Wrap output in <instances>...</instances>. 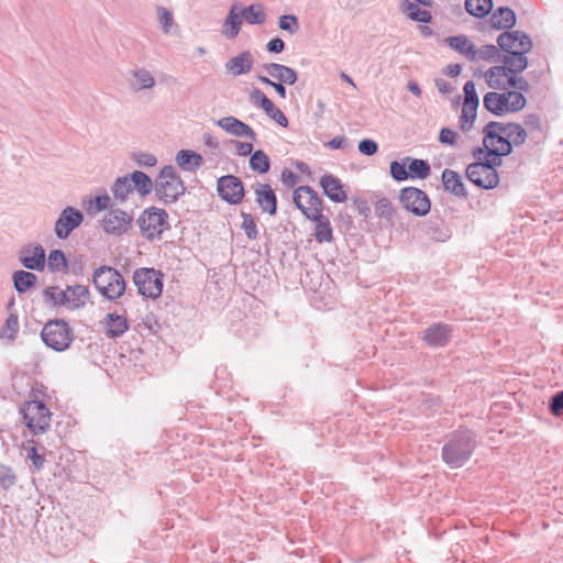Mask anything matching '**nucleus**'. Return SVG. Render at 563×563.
Returning <instances> with one entry per match:
<instances>
[{
  "instance_id": "obj_14",
  "label": "nucleus",
  "mask_w": 563,
  "mask_h": 563,
  "mask_svg": "<svg viewBox=\"0 0 563 563\" xmlns=\"http://www.w3.org/2000/svg\"><path fill=\"white\" fill-rule=\"evenodd\" d=\"M217 190L219 196L229 203H240L244 196L242 181L233 175H225L218 179Z\"/></svg>"
},
{
  "instance_id": "obj_13",
  "label": "nucleus",
  "mask_w": 563,
  "mask_h": 563,
  "mask_svg": "<svg viewBox=\"0 0 563 563\" xmlns=\"http://www.w3.org/2000/svg\"><path fill=\"white\" fill-rule=\"evenodd\" d=\"M82 221L84 213L80 210L74 207H66L62 210L55 222L54 232L58 239H67Z\"/></svg>"
},
{
  "instance_id": "obj_4",
  "label": "nucleus",
  "mask_w": 563,
  "mask_h": 563,
  "mask_svg": "<svg viewBox=\"0 0 563 563\" xmlns=\"http://www.w3.org/2000/svg\"><path fill=\"white\" fill-rule=\"evenodd\" d=\"M43 342L54 351L60 352L69 347L74 332L65 319H49L42 329Z\"/></svg>"
},
{
  "instance_id": "obj_50",
  "label": "nucleus",
  "mask_w": 563,
  "mask_h": 563,
  "mask_svg": "<svg viewBox=\"0 0 563 563\" xmlns=\"http://www.w3.org/2000/svg\"><path fill=\"white\" fill-rule=\"evenodd\" d=\"M278 26L280 30L288 32L289 34H296L299 29L298 18L294 14L280 15L278 19Z\"/></svg>"
},
{
  "instance_id": "obj_17",
  "label": "nucleus",
  "mask_w": 563,
  "mask_h": 563,
  "mask_svg": "<svg viewBox=\"0 0 563 563\" xmlns=\"http://www.w3.org/2000/svg\"><path fill=\"white\" fill-rule=\"evenodd\" d=\"M45 258V250L40 244L24 246L19 254L21 264L31 271H43Z\"/></svg>"
},
{
  "instance_id": "obj_22",
  "label": "nucleus",
  "mask_w": 563,
  "mask_h": 563,
  "mask_svg": "<svg viewBox=\"0 0 563 563\" xmlns=\"http://www.w3.org/2000/svg\"><path fill=\"white\" fill-rule=\"evenodd\" d=\"M323 194L333 202H344L347 198L341 180L333 175H324L320 179Z\"/></svg>"
},
{
  "instance_id": "obj_33",
  "label": "nucleus",
  "mask_w": 563,
  "mask_h": 563,
  "mask_svg": "<svg viewBox=\"0 0 563 563\" xmlns=\"http://www.w3.org/2000/svg\"><path fill=\"white\" fill-rule=\"evenodd\" d=\"M99 327L108 338L121 336L129 329L128 319H102Z\"/></svg>"
},
{
  "instance_id": "obj_10",
  "label": "nucleus",
  "mask_w": 563,
  "mask_h": 563,
  "mask_svg": "<svg viewBox=\"0 0 563 563\" xmlns=\"http://www.w3.org/2000/svg\"><path fill=\"white\" fill-rule=\"evenodd\" d=\"M294 202L302 214L311 220L323 211V201L309 186H300L294 191Z\"/></svg>"
},
{
  "instance_id": "obj_24",
  "label": "nucleus",
  "mask_w": 563,
  "mask_h": 563,
  "mask_svg": "<svg viewBox=\"0 0 563 563\" xmlns=\"http://www.w3.org/2000/svg\"><path fill=\"white\" fill-rule=\"evenodd\" d=\"M64 297H66L65 307L74 310L86 305L89 300V290L82 285L68 286L64 290Z\"/></svg>"
},
{
  "instance_id": "obj_28",
  "label": "nucleus",
  "mask_w": 563,
  "mask_h": 563,
  "mask_svg": "<svg viewBox=\"0 0 563 563\" xmlns=\"http://www.w3.org/2000/svg\"><path fill=\"white\" fill-rule=\"evenodd\" d=\"M242 22L243 18L241 12H238V4H233L224 20L222 34L229 40L235 38L240 33Z\"/></svg>"
},
{
  "instance_id": "obj_19",
  "label": "nucleus",
  "mask_w": 563,
  "mask_h": 563,
  "mask_svg": "<svg viewBox=\"0 0 563 563\" xmlns=\"http://www.w3.org/2000/svg\"><path fill=\"white\" fill-rule=\"evenodd\" d=\"M451 327L439 322L432 324L423 332V341L431 347L445 346L451 340Z\"/></svg>"
},
{
  "instance_id": "obj_43",
  "label": "nucleus",
  "mask_w": 563,
  "mask_h": 563,
  "mask_svg": "<svg viewBox=\"0 0 563 563\" xmlns=\"http://www.w3.org/2000/svg\"><path fill=\"white\" fill-rule=\"evenodd\" d=\"M477 108L473 104L463 103L460 117L461 130L464 132L470 131L476 119Z\"/></svg>"
},
{
  "instance_id": "obj_18",
  "label": "nucleus",
  "mask_w": 563,
  "mask_h": 563,
  "mask_svg": "<svg viewBox=\"0 0 563 563\" xmlns=\"http://www.w3.org/2000/svg\"><path fill=\"white\" fill-rule=\"evenodd\" d=\"M217 125L230 135L236 137H249L251 141H256V134L253 129L234 117L221 118L217 121Z\"/></svg>"
},
{
  "instance_id": "obj_59",
  "label": "nucleus",
  "mask_w": 563,
  "mask_h": 563,
  "mask_svg": "<svg viewBox=\"0 0 563 563\" xmlns=\"http://www.w3.org/2000/svg\"><path fill=\"white\" fill-rule=\"evenodd\" d=\"M464 96H465L464 103L473 104L475 107L479 106V99H478V96L476 92V87H475L474 81H472V80L466 81V84L464 85Z\"/></svg>"
},
{
  "instance_id": "obj_7",
  "label": "nucleus",
  "mask_w": 563,
  "mask_h": 563,
  "mask_svg": "<svg viewBox=\"0 0 563 563\" xmlns=\"http://www.w3.org/2000/svg\"><path fill=\"white\" fill-rule=\"evenodd\" d=\"M21 412L26 427L34 433L40 434L45 432L51 423V412L46 406L38 400L26 401Z\"/></svg>"
},
{
  "instance_id": "obj_21",
  "label": "nucleus",
  "mask_w": 563,
  "mask_h": 563,
  "mask_svg": "<svg viewBox=\"0 0 563 563\" xmlns=\"http://www.w3.org/2000/svg\"><path fill=\"white\" fill-rule=\"evenodd\" d=\"M254 64V58L251 52L244 51L236 56L230 58L224 68L228 74L238 77L244 74H247L252 70Z\"/></svg>"
},
{
  "instance_id": "obj_31",
  "label": "nucleus",
  "mask_w": 563,
  "mask_h": 563,
  "mask_svg": "<svg viewBox=\"0 0 563 563\" xmlns=\"http://www.w3.org/2000/svg\"><path fill=\"white\" fill-rule=\"evenodd\" d=\"M311 221L314 222L313 236L318 243H330L333 240V230L330 220L320 213Z\"/></svg>"
},
{
  "instance_id": "obj_56",
  "label": "nucleus",
  "mask_w": 563,
  "mask_h": 563,
  "mask_svg": "<svg viewBox=\"0 0 563 563\" xmlns=\"http://www.w3.org/2000/svg\"><path fill=\"white\" fill-rule=\"evenodd\" d=\"M159 328L158 319H143L142 322L135 325L141 335L156 333Z\"/></svg>"
},
{
  "instance_id": "obj_46",
  "label": "nucleus",
  "mask_w": 563,
  "mask_h": 563,
  "mask_svg": "<svg viewBox=\"0 0 563 563\" xmlns=\"http://www.w3.org/2000/svg\"><path fill=\"white\" fill-rule=\"evenodd\" d=\"M43 298L46 305L52 307L65 306L66 297H64V290L58 287H48L43 291Z\"/></svg>"
},
{
  "instance_id": "obj_42",
  "label": "nucleus",
  "mask_w": 563,
  "mask_h": 563,
  "mask_svg": "<svg viewBox=\"0 0 563 563\" xmlns=\"http://www.w3.org/2000/svg\"><path fill=\"white\" fill-rule=\"evenodd\" d=\"M250 167L258 174H265L271 167L269 157L264 151L257 150L250 157Z\"/></svg>"
},
{
  "instance_id": "obj_2",
  "label": "nucleus",
  "mask_w": 563,
  "mask_h": 563,
  "mask_svg": "<svg viewBox=\"0 0 563 563\" xmlns=\"http://www.w3.org/2000/svg\"><path fill=\"white\" fill-rule=\"evenodd\" d=\"M186 190L185 184L173 165L164 166L156 179V194L165 203H174Z\"/></svg>"
},
{
  "instance_id": "obj_64",
  "label": "nucleus",
  "mask_w": 563,
  "mask_h": 563,
  "mask_svg": "<svg viewBox=\"0 0 563 563\" xmlns=\"http://www.w3.org/2000/svg\"><path fill=\"white\" fill-rule=\"evenodd\" d=\"M378 150L377 143L373 140L365 139L358 143V151L367 156L374 155Z\"/></svg>"
},
{
  "instance_id": "obj_60",
  "label": "nucleus",
  "mask_w": 563,
  "mask_h": 563,
  "mask_svg": "<svg viewBox=\"0 0 563 563\" xmlns=\"http://www.w3.org/2000/svg\"><path fill=\"white\" fill-rule=\"evenodd\" d=\"M503 156L504 155L499 153H493V151L485 150L484 155H482V164L496 169V167H499L503 164Z\"/></svg>"
},
{
  "instance_id": "obj_44",
  "label": "nucleus",
  "mask_w": 563,
  "mask_h": 563,
  "mask_svg": "<svg viewBox=\"0 0 563 563\" xmlns=\"http://www.w3.org/2000/svg\"><path fill=\"white\" fill-rule=\"evenodd\" d=\"M410 164L408 165V173L411 177H418L420 179H426L430 175V166L423 159H410Z\"/></svg>"
},
{
  "instance_id": "obj_34",
  "label": "nucleus",
  "mask_w": 563,
  "mask_h": 563,
  "mask_svg": "<svg viewBox=\"0 0 563 563\" xmlns=\"http://www.w3.org/2000/svg\"><path fill=\"white\" fill-rule=\"evenodd\" d=\"M133 191V186L129 175L118 177L111 186V192L119 202H125L129 195Z\"/></svg>"
},
{
  "instance_id": "obj_47",
  "label": "nucleus",
  "mask_w": 563,
  "mask_h": 563,
  "mask_svg": "<svg viewBox=\"0 0 563 563\" xmlns=\"http://www.w3.org/2000/svg\"><path fill=\"white\" fill-rule=\"evenodd\" d=\"M508 125L509 123H501V122H489L485 125L484 128V134H486V142H490V140L496 136V135H499L501 137H505L507 139V130H508Z\"/></svg>"
},
{
  "instance_id": "obj_45",
  "label": "nucleus",
  "mask_w": 563,
  "mask_h": 563,
  "mask_svg": "<svg viewBox=\"0 0 563 563\" xmlns=\"http://www.w3.org/2000/svg\"><path fill=\"white\" fill-rule=\"evenodd\" d=\"M506 137L510 140L511 147L519 146L526 142L527 131L518 123H509Z\"/></svg>"
},
{
  "instance_id": "obj_20",
  "label": "nucleus",
  "mask_w": 563,
  "mask_h": 563,
  "mask_svg": "<svg viewBox=\"0 0 563 563\" xmlns=\"http://www.w3.org/2000/svg\"><path fill=\"white\" fill-rule=\"evenodd\" d=\"M254 192L262 211L274 216L277 209V198L272 187L268 184H256Z\"/></svg>"
},
{
  "instance_id": "obj_63",
  "label": "nucleus",
  "mask_w": 563,
  "mask_h": 563,
  "mask_svg": "<svg viewBox=\"0 0 563 563\" xmlns=\"http://www.w3.org/2000/svg\"><path fill=\"white\" fill-rule=\"evenodd\" d=\"M456 132L449 128H442L439 134V141L442 144L454 146L456 144Z\"/></svg>"
},
{
  "instance_id": "obj_62",
  "label": "nucleus",
  "mask_w": 563,
  "mask_h": 563,
  "mask_svg": "<svg viewBox=\"0 0 563 563\" xmlns=\"http://www.w3.org/2000/svg\"><path fill=\"white\" fill-rule=\"evenodd\" d=\"M549 409L553 416H561L563 412V390L553 395L549 402Z\"/></svg>"
},
{
  "instance_id": "obj_51",
  "label": "nucleus",
  "mask_w": 563,
  "mask_h": 563,
  "mask_svg": "<svg viewBox=\"0 0 563 563\" xmlns=\"http://www.w3.org/2000/svg\"><path fill=\"white\" fill-rule=\"evenodd\" d=\"M263 111L266 113L267 117H269L272 120H274L277 124H279L283 128H286L288 125V119L283 113L282 110H279L272 100L267 103V106L262 108Z\"/></svg>"
},
{
  "instance_id": "obj_27",
  "label": "nucleus",
  "mask_w": 563,
  "mask_h": 563,
  "mask_svg": "<svg viewBox=\"0 0 563 563\" xmlns=\"http://www.w3.org/2000/svg\"><path fill=\"white\" fill-rule=\"evenodd\" d=\"M374 212L379 220L385 222L386 228H393L395 225L398 212L387 198H380L376 201Z\"/></svg>"
},
{
  "instance_id": "obj_8",
  "label": "nucleus",
  "mask_w": 563,
  "mask_h": 563,
  "mask_svg": "<svg viewBox=\"0 0 563 563\" xmlns=\"http://www.w3.org/2000/svg\"><path fill=\"white\" fill-rule=\"evenodd\" d=\"M133 282L140 295L157 298L163 290V274L154 268H137L133 274Z\"/></svg>"
},
{
  "instance_id": "obj_41",
  "label": "nucleus",
  "mask_w": 563,
  "mask_h": 563,
  "mask_svg": "<svg viewBox=\"0 0 563 563\" xmlns=\"http://www.w3.org/2000/svg\"><path fill=\"white\" fill-rule=\"evenodd\" d=\"M401 9L413 21L428 23L431 20V14L428 11L421 10L416 3L408 0L401 2Z\"/></svg>"
},
{
  "instance_id": "obj_15",
  "label": "nucleus",
  "mask_w": 563,
  "mask_h": 563,
  "mask_svg": "<svg viewBox=\"0 0 563 563\" xmlns=\"http://www.w3.org/2000/svg\"><path fill=\"white\" fill-rule=\"evenodd\" d=\"M133 217L121 209L109 210L102 219V228L106 233L121 235L131 227Z\"/></svg>"
},
{
  "instance_id": "obj_29",
  "label": "nucleus",
  "mask_w": 563,
  "mask_h": 563,
  "mask_svg": "<svg viewBox=\"0 0 563 563\" xmlns=\"http://www.w3.org/2000/svg\"><path fill=\"white\" fill-rule=\"evenodd\" d=\"M442 183L444 189L456 197H465L467 195L461 176L452 169L446 168L442 172Z\"/></svg>"
},
{
  "instance_id": "obj_54",
  "label": "nucleus",
  "mask_w": 563,
  "mask_h": 563,
  "mask_svg": "<svg viewBox=\"0 0 563 563\" xmlns=\"http://www.w3.org/2000/svg\"><path fill=\"white\" fill-rule=\"evenodd\" d=\"M19 328V319H5V323L0 330V339L13 341Z\"/></svg>"
},
{
  "instance_id": "obj_12",
  "label": "nucleus",
  "mask_w": 563,
  "mask_h": 563,
  "mask_svg": "<svg viewBox=\"0 0 563 563\" xmlns=\"http://www.w3.org/2000/svg\"><path fill=\"white\" fill-rule=\"evenodd\" d=\"M497 44L507 54L528 53L532 47L530 36L518 30L501 33L497 38Z\"/></svg>"
},
{
  "instance_id": "obj_55",
  "label": "nucleus",
  "mask_w": 563,
  "mask_h": 563,
  "mask_svg": "<svg viewBox=\"0 0 563 563\" xmlns=\"http://www.w3.org/2000/svg\"><path fill=\"white\" fill-rule=\"evenodd\" d=\"M242 219V229L244 230L246 236L250 240H255L257 238L258 231L254 218L251 214L243 212Z\"/></svg>"
},
{
  "instance_id": "obj_57",
  "label": "nucleus",
  "mask_w": 563,
  "mask_h": 563,
  "mask_svg": "<svg viewBox=\"0 0 563 563\" xmlns=\"http://www.w3.org/2000/svg\"><path fill=\"white\" fill-rule=\"evenodd\" d=\"M26 459L32 462L33 472H38L43 468L45 459L37 452L35 446H30L26 449Z\"/></svg>"
},
{
  "instance_id": "obj_49",
  "label": "nucleus",
  "mask_w": 563,
  "mask_h": 563,
  "mask_svg": "<svg viewBox=\"0 0 563 563\" xmlns=\"http://www.w3.org/2000/svg\"><path fill=\"white\" fill-rule=\"evenodd\" d=\"M476 59H484L489 62H497L501 59V54L499 53V49L495 45H485L481 47L479 49L475 48V60Z\"/></svg>"
},
{
  "instance_id": "obj_6",
  "label": "nucleus",
  "mask_w": 563,
  "mask_h": 563,
  "mask_svg": "<svg viewBox=\"0 0 563 563\" xmlns=\"http://www.w3.org/2000/svg\"><path fill=\"white\" fill-rule=\"evenodd\" d=\"M484 148L474 150L473 156L476 162L471 163L466 167V177L479 188L493 189L499 184V175L496 169L482 164V155H484Z\"/></svg>"
},
{
  "instance_id": "obj_39",
  "label": "nucleus",
  "mask_w": 563,
  "mask_h": 563,
  "mask_svg": "<svg viewBox=\"0 0 563 563\" xmlns=\"http://www.w3.org/2000/svg\"><path fill=\"white\" fill-rule=\"evenodd\" d=\"M493 9L492 0H465V10L473 16L484 18Z\"/></svg>"
},
{
  "instance_id": "obj_1",
  "label": "nucleus",
  "mask_w": 563,
  "mask_h": 563,
  "mask_svg": "<svg viewBox=\"0 0 563 563\" xmlns=\"http://www.w3.org/2000/svg\"><path fill=\"white\" fill-rule=\"evenodd\" d=\"M475 439L472 431L461 429L451 434L442 448V459L450 467L463 466L475 449Z\"/></svg>"
},
{
  "instance_id": "obj_32",
  "label": "nucleus",
  "mask_w": 563,
  "mask_h": 563,
  "mask_svg": "<svg viewBox=\"0 0 563 563\" xmlns=\"http://www.w3.org/2000/svg\"><path fill=\"white\" fill-rule=\"evenodd\" d=\"M527 53H512L501 56L503 67L506 68L511 75L522 73L528 67Z\"/></svg>"
},
{
  "instance_id": "obj_53",
  "label": "nucleus",
  "mask_w": 563,
  "mask_h": 563,
  "mask_svg": "<svg viewBox=\"0 0 563 563\" xmlns=\"http://www.w3.org/2000/svg\"><path fill=\"white\" fill-rule=\"evenodd\" d=\"M16 483V476L13 470L4 464H0V486L4 490L10 489Z\"/></svg>"
},
{
  "instance_id": "obj_61",
  "label": "nucleus",
  "mask_w": 563,
  "mask_h": 563,
  "mask_svg": "<svg viewBox=\"0 0 563 563\" xmlns=\"http://www.w3.org/2000/svg\"><path fill=\"white\" fill-rule=\"evenodd\" d=\"M390 175L395 180L402 181L409 177L405 164L394 161L390 163Z\"/></svg>"
},
{
  "instance_id": "obj_35",
  "label": "nucleus",
  "mask_w": 563,
  "mask_h": 563,
  "mask_svg": "<svg viewBox=\"0 0 563 563\" xmlns=\"http://www.w3.org/2000/svg\"><path fill=\"white\" fill-rule=\"evenodd\" d=\"M449 45L454 51L465 55L470 60H475V45L464 35L448 38Z\"/></svg>"
},
{
  "instance_id": "obj_25",
  "label": "nucleus",
  "mask_w": 563,
  "mask_h": 563,
  "mask_svg": "<svg viewBox=\"0 0 563 563\" xmlns=\"http://www.w3.org/2000/svg\"><path fill=\"white\" fill-rule=\"evenodd\" d=\"M263 68L269 76L286 85H294L298 79L297 73L283 64L268 63L264 64Z\"/></svg>"
},
{
  "instance_id": "obj_37",
  "label": "nucleus",
  "mask_w": 563,
  "mask_h": 563,
  "mask_svg": "<svg viewBox=\"0 0 563 563\" xmlns=\"http://www.w3.org/2000/svg\"><path fill=\"white\" fill-rule=\"evenodd\" d=\"M241 15L249 24H264L266 13L261 3H253L241 10Z\"/></svg>"
},
{
  "instance_id": "obj_23",
  "label": "nucleus",
  "mask_w": 563,
  "mask_h": 563,
  "mask_svg": "<svg viewBox=\"0 0 563 563\" xmlns=\"http://www.w3.org/2000/svg\"><path fill=\"white\" fill-rule=\"evenodd\" d=\"M487 85L496 90H509L511 74L503 66H493L485 73Z\"/></svg>"
},
{
  "instance_id": "obj_3",
  "label": "nucleus",
  "mask_w": 563,
  "mask_h": 563,
  "mask_svg": "<svg viewBox=\"0 0 563 563\" xmlns=\"http://www.w3.org/2000/svg\"><path fill=\"white\" fill-rule=\"evenodd\" d=\"M484 107L487 111L500 115L508 112H517L526 107V98L521 92L505 90V92H487L484 96Z\"/></svg>"
},
{
  "instance_id": "obj_38",
  "label": "nucleus",
  "mask_w": 563,
  "mask_h": 563,
  "mask_svg": "<svg viewBox=\"0 0 563 563\" xmlns=\"http://www.w3.org/2000/svg\"><path fill=\"white\" fill-rule=\"evenodd\" d=\"M490 142L492 144L486 142V134H484L482 148H484V151L487 150L493 151V153H499L504 156L509 155L512 151L510 140L496 135Z\"/></svg>"
},
{
  "instance_id": "obj_58",
  "label": "nucleus",
  "mask_w": 563,
  "mask_h": 563,
  "mask_svg": "<svg viewBox=\"0 0 563 563\" xmlns=\"http://www.w3.org/2000/svg\"><path fill=\"white\" fill-rule=\"evenodd\" d=\"M133 161L140 167H153L157 164V158L155 155L147 152H139L133 155Z\"/></svg>"
},
{
  "instance_id": "obj_36",
  "label": "nucleus",
  "mask_w": 563,
  "mask_h": 563,
  "mask_svg": "<svg viewBox=\"0 0 563 563\" xmlns=\"http://www.w3.org/2000/svg\"><path fill=\"white\" fill-rule=\"evenodd\" d=\"M133 189L140 196H146L153 190V180L143 172L134 170L129 175Z\"/></svg>"
},
{
  "instance_id": "obj_11",
  "label": "nucleus",
  "mask_w": 563,
  "mask_h": 563,
  "mask_svg": "<svg viewBox=\"0 0 563 563\" xmlns=\"http://www.w3.org/2000/svg\"><path fill=\"white\" fill-rule=\"evenodd\" d=\"M399 200L407 211L417 217L426 216L431 208L430 200L426 192L415 187L401 189Z\"/></svg>"
},
{
  "instance_id": "obj_26",
  "label": "nucleus",
  "mask_w": 563,
  "mask_h": 563,
  "mask_svg": "<svg viewBox=\"0 0 563 563\" xmlns=\"http://www.w3.org/2000/svg\"><path fill=\"white\" fill-rule=\"evenodd\" d=\"M175 162L183 170L194 173L202 166L203 158L191 150H181L176 154Z\"/></svg>"
},
{
  "instance_id": "obj_30",
  "label": "nucleus",
  "mask_w": 563,
  "mask_h": 563,
  "mask_svg": "<svg viewBox=\"0 0 563 563\" xmlns=\"http://www.w3.org/2000/svg\"><path fill=\"white\" fill-rule=\"evenodd\" d=\"M490 22L493 27L497 30H508L515 26L516 14L514 10L508 7H499L493 12Z\"/></svg>"
},
{
  "instance_id": "obj_9",
  "label": "nucleus",
  "mask_w": 563,
  "mask_h": 563,
  "mask_svg": "<svg viewBox=\"0 0 563 563\" xmlns=\"http://www.w3.org/2000/svg\"><path fill=\"white\" fill-rule=\"evenodd\" d=\"M167 218L168 216L165 210L152 207L141 213L137 223L142 234L153 240L159 238L168 227Z\"/></svg>"
},
{
  "instance_id": "obj_40",
  "label": "nucleus",
  "mask_w": 563,
  "mask_h": 563,
  "mask_svg": "<svg viewBox=\"0 0 563 563\" xmlns=\"http://www.w3.org/2000/svg\"><path fill=\"white\" fill-rule=\"evenodd\" d=\"M37 277L26 271H18L13 274L14 288L18 292H24L35 285Z\"/></svg>"
},
{
  "instance_id": "obj_52",
  "label": "nucleus",
  "mask_w": 563,
  "mask_h": 563,
  "mask_svg": "<svg viewBox=\"0 0 563 563\" xmlns=\"http://www.w3.org/2000/svg\"><path fill=\"white\" fill-rule=\"evenodd\" d=\"M157 19L165 34H168L174 25V16L170 10L165 7H157Z\"/></svg>"
},
{
  "instance_id": "obj_16",
  "label": "nucleus",
  "mask_w": 563,
  "mask_h": 563,
  "mask_svg": "<svg viewBox=\"0 0 563 563\" xmlns=\"http://www.w3.org/2000/svg\"><path fill=\"white\" fill-rule=\"evenodd\" d=\"M129 87L133 92L150 91L156 86L153 74L144 67H135L128 73Z\"/></svg>"
},
{
  "instance_id": "obj_48",
  "label": "nucleus",
  "mask_w": 563,
  "mask_h": 563,
  "mask_svg": "<svg viewBox=\"0 0 563 563\" xmlns=\"http://www.w3.org/2000/svg\"><path fill=\"white\" fill-rule=\"evenodd\" d=\"M47 266L53 272H58L67 267L65 254L60 250H53L48 254Z\"/></svg>"
},
{
  "instance_id": "obj_5",
  "label": "nucleus",
  "mask_w": 563,
  "mask_h": 563,
  "mask_svg": "<svg viewBox=\"0 0 563 563\" xmlns=\"http://www.w3.org/2000/svg\"><path fill=\"white\" fill-rule=\"evenodd\" d=\"M93 283L98 291L108 299H117L124 292L125 282L122 275L110 266H100L95 271Z\"/></svg>"
}]
</instances>
